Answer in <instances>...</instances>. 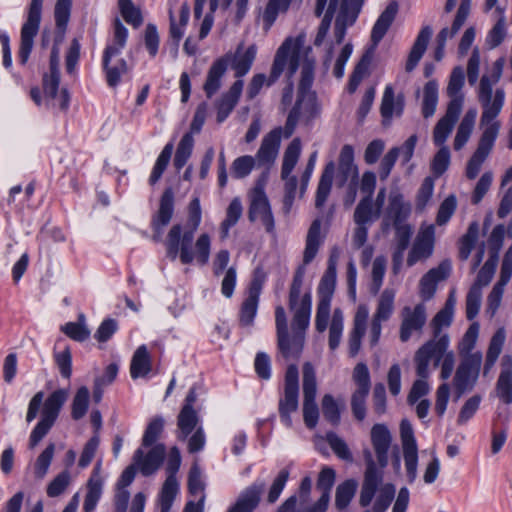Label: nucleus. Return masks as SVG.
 I'll list each match as a JSON object with an SVG mask.
<instances>
[{
  "label": "nucleus",
  "mask_w": 512,
  "mask_h": 512,
  "mask_svg": "<svg viewBox=\"0 0 512 512\" xmlns=\"http://www.w3.org/2000/svg\"><path fill=\"white\" fill-rule=\"evenodd\" d=\"M243 89V81L237 80L230 87L229 91L222 95L217 102V122L222 123L233 111L238 103Z\"/></svg>",
  "instance_id": "obj_31"
},
{
  "label": "nucleus",
  "mask_w": 512,
  "mask_h": 512,
  "mask_svg": "<svg viewBox=\"0 0 512 512\" xmlns=\"http://www.w3.org/2000/svg\"><path fill=\"white\" fill-rule=\"evenodd\" d=\"M165 454V445L159 443L154 445L146 454H144L141 448L137 449L134 453L133 461L142 475L150 476L160 468Z\"/></svg>",
  "instance_id": "obj_21"
},
{
  "label": "nucleus",
  "mask_w": 512,
  "mask_h": 512,
  "mask_svg": "<svg viewBox=\"0 0 512 512\" xmlns=\"http://www.w3.org/2000/svg\"><path fill=\"white\" fill-rule=\"evenodd\" d=\"M301 150V140L299 138H294L286 147L283 154L281 179L284 182L283 207L286 213L290 211L296 197L298 179L295 175H292V172L298 163Z\"/></svg>",
  "instance_id": "obj_6"
},
{
  "label": "nucleus",
  "mask_w": 512,
  "mask_h": 512,
  "mask_svg": "<svg viewBox=\"0 0 512 512\" xmlns=\"http://www.w3.org/2000/svg\"><path fill=\"white\" fill-rule=\"evenodd\" d=\"M265 182H258L251 194L248 217L250 221L260 220L269 234H274L275 220L269 200L264 192Z\"/></svg>",
  "instance_id": "obj_15"
},
{
  "label": "nucleus",
  "mask_w": 512,
  "mask_h": 512,
  "mask_svg": "<svg viewBox=\"0 0 512 512\" xmlns=\"http://www.w3.org/2000/svg\"><path fill=\"white\" fill-rule=\"evenodd\" d=\"M174 211V194L171 188L165 189L163 192L159 209L152 219V226L156 232L154 240L158 241L162 233V229L169 224Z\"/></svg>",
  "instance_id": "obj_25"
},
{
  "label": "nucleus",
  "mask_w": 512,
  "mask_h": 512,
  "mask_svg": "<svg viewBox=\"0 0 512 512\" xmlns=\"http://www.w3.org/2000/svg\"><path fill=\"white\" fill-rule=\"evenodd\" d=\"M292 0H269L262 14L265 30H269L279 14L287 12Z\"/></svg>",
  "instance_id": "obj_48"
},
{
  "label": "nucleus",
  "mask_w": 512,
  "mask_h": 512,
  "mask_svg": "<svg viewBox=\"0 0 512 512\" xmlns=\"http://www.w3.org/2000/svg\"><path fill=\"white\" fill-rule=\"evenodd\" d=\"M447 349V340L442 338L438 342L427 341L415 353L414 361L416 365V374L419 378H428L430 375L429 364L432 358H435L434 366H438L441 355Z\"/></svg>",
  "instance_id": "obj_18"
},
{
  "label": "nucleus",
  "mask_w": 512,
  "mask_h": 512,
  "mask_svg": "<svg viewBox=\"0 0 512 512\" xmlns=\"http://www.w3.org/2000/svg\"><path fill=\"white\" fill-rule=\"evenodd\" d=\"M265 280V272L261 268H256L248 288L247 296L241 303L239 309V322L243 327H250L254 323Z\"/></svg>",
  "instance_id": "obj_12"
},
{
  "label": "nucleus",
  "mask_w": 512,
  "mask_h": 512,
  "mask_svg": "<svg viewBox=\"0 0 512 512\" xmlns=\"http://www.w3.org/2000/svg\"><path fill=\"white\" fill-rule=\"evenodd\" d=\"M198 424L199 417L197 412L194 409L182 407L177 417V438L181 441L186 440L188 436L199 427Z\"/></svg>",
  "instance_id": "obj_41"
},
{
  "label": "nucleus",
  "mask_w": 512,
  "mask_h": 512,
  "mask_svg": "<svg viewBox=\"0 0 512 512\" xmlns=\"http://www.w3.org/2000/svg\"><path fill=\"white\" fill-rule=\"evenodd\" d=\"M303 373V419L305 425L312 429L317 425L319 418L318 406L315 402L317 393L316 373L310 362H305L302 368Z\"/></svg>",
  "instance_id": "obj_11"
},
{
  "label": "nucleus",
  "mask_w": 512,
  "mask_h": 512,
  "mask_svg": "<svg viewBox=\"0 0 512 512\" xmlns=\"http://www.w3.org/2000/svg\"><path fill=\"white\" fill-rule=\"evenodd\" d=\"M281 136L282 128L277 127L268 132L261 140L254 157L257 162V168L264 169L260 182L266 181L270 169L276 162L281 144Z\"/></svg>",
  "instance_id": "obj_14"
},
{
  "label": "nucleus",
  "mask_w": 512,
  "mask_h": 512,
  "mask_svg": "<svg viewBox=\"0 0 512 512\" xmlns=\"http://www.w3.org/2000/svg\"><path fill=\"white\" fill-rule=\"evenodd\" d=\"M395 291L393 289H385L379 299L376 312L373 318L377 320L387 321L394 310Z\"/></svg>",
  "instance_id": "obj_55"
},
{
  "label": "nucleus",
  "mask_w": 512,
  "mask_h": 512,
  "mask_svg": "<svg viewBox=\"0 0 512 512\" xmlns=\"http://www.w3.org/2000/svg\"><path fill=\"white\" fill-rule=\"evenodd\" d=\"M461 111L459 100L449 102L445 115L437 122L434 128L433 140L436 145L444 146V143L452 132Z\"/></svg>",
  "instance_id": "obj_22"
},
{
  "label": "nucleus",
  "mask_w": 512,
  "mask_h": 512,
  "mask_svg": "<svg viewBox=\"0 0 512 512\" xmlns=\"http://www.w3.org/2000/svg\"><path fill=\"white\" fill-rule=\"evenodd\" d=\"M453 321V315L440 310L437 312V314L434 316V318L431 321V327L433 330V338L429 340L430 342H438L442 340V338H446L447 340V348L449 347V335L447 333H442L443 328H447L451 325Z\"/></svg>",
  "instance_id": "obj_53"
},
{
  "label": "nucleus",
  "mask_w": 512,
  "mask_h": 512,
  "mask_svg": "<svg viewBox=\"0 0 512 512\" xmlns=\"http://www.w3.org/2000/svg\"><path fill=\"white\" fill-rule=\"evenodd\" d=\"M478 101L482 108L480 127L482 134L494 133L497 138L500 122L496 120L505 103V91L502 88L493 90L486 77H481L477 91Z\"/></svg>",
  "instance_id": "obj_4"
},
{
  "label": "nucleus",
  "mask_w": 512,
  "mask_h": 512,
  "mask_svg": "<svg viewBox=\"0 0 512 512\" xmlns=\"http://www.w3.org/2000/svg\"><path fill=\"white\" fill-rule=\"evenodd\" d=\"M68 397L69 391L67 389H57L52 392L43 403L41 417L55 422Z\"/></svg>",
  "instance_id": "obj_36"
},
{
  "label": "nucleus",
  "mask_w": 512,
  "mask_h": 512,
  "mask_svg": "<svg viewBox=\"0 0 512 512\" xmlns=\"http://www.w3.org/2000/svg\"><path fill=\"white\" fill-rule=\"evenodd\" d=\"M54 453L55 444L50 443L37 457L33 468L35 479L42 480L47 475L49 467L54 457Z\"/></svg>",
  "instance_id": "obj_58"
},
{
  "label": "nucleus",
  "mask_w": 512,
  "mask_h": 512,
  "mask_svg": "<svg viewBox=\"0 0 512 512\" xmlns=\"http://www.w3.org/2000/svg\"><path fill=\"white\" fill-rule=\"evenodd\" d=\"M366 471L362 483L359 504L367 507L371 504L376 492L378 495L373 504V512H385L395 496V486L391 483L382 484L383 472L378 469L370 451H365Z\"/></svg>",
  "instance_id": "obj_2"
},
{
  "label": "nucleus",
  "mask_w": 512,
  "mask_h": 512,
  "mask_svg": "<svg viewBox=\"0 0 512 512\" xmlns=\"http://www.w3.org/2000/svg\"><path fill=\"white\" fill-rule=\"evenodd\" d=\"M178 492V482L176 476L168 475L160 493V510L161 512H168L171 509L172 503Z\"/></svg>",
  "instance_id": "obj_54"
},
{
  "label": "nucleus",
  "mask_w": 512,
  "mask_h": 512,
  "mask_svg": "<svg viewBox=\"0 0 512 512\" xmlns=\"http://www.w3.org/2000/svg\"><path fill=\"white\" fill-rule=\"evenodd\" d=\"M400 438L407 477L413 482L417 477L418 447L411 423L404 419L400 424Z\"/></svg>",
  "instance_id": "obj_17"
},
{
  "label": "nucleus",
  "mask_w": 512,
  "mask_h": 512,
  "mask_svg": "<svg viewBox=\"0 0 512 512\" xmlns=\"http://www.w3.org/2000/svg\"><path fill=\"white\" fill-rule=\"evenodd\" d=\"M43 0H32L28 10L26 22L21 29V42L19 48V61L26 64L33 48L34 38L38 33L41 21Z\"/></svg>",
  "instance_id": "obj_13"
},
{
  "label": "nucleus",
  "mask_w": 512,
  "mask_h": 512,
  "mask_svg": "<svg viewBox=\"0 0 512 512\" xmlns=\"http://www.w3.org/2000/svg\"><path fill=\"white\" fill-rule=\"evenodd\" d=\"M286 66H288L289 78H291L299 66V52L292 38H287L278 48L268 78L262 73L252 77L247 90L248 97L250 99L256 97L264 84L267 86L274 84Z\"/></svg>",
  "instance_id": "obj_3"
},
{
  "label": "nucleus",
  "mask_w": 512,
  "mask_h": 512,
  "mask_svg": "<svg viewBox=\"0 0 512 512\" xmlns=\"http://www.w3.org/2000/svg\"><path fill=\"white\" fill-rule=\"evenodd\" d=\"M299 373L296 365L288 366L285 373L284 392L279 399L278 411L281 421L287 427L292 426L291 414L298 409Z\"/></svg>",
  "instance_id": "obj_8"
},
{
  "label": "nucleus",
  "mask_w": 512,
  "mask_h": 512,
  "mask_svg": "<svg viewBox=\"0 0 512 512\" xmlns=\"http://www.w3.org/2000/svg\"><path fill=\"white\" fill-rule=\"evenodd\" d=\"M357 482L353 479L346 480L338 485L335 495V504L338 509L346 508L355 495Z\"/></svg>",
  "instance_id": "obj_61"
},
{
  "label": "nucleus",
  "mask_w": 512,
  "mask_h": 512,
  "mask_svg": "<svg viewBox=\"0 0 512 512\" xmlns=\"http://www.w3.org/2000/svg\"><path fill=\"white\" fill-rule=\"evenodd\" d=\"M465 76L462 67H455L450 75L449 83L447 86V95L451 98L450 102L454 100L460 101V109L462 110L464 97L461 94V89L464 86Z\"/></svg>",
  "instance_id": "obj_51"
},
{
  "label": "nucleus",
  "mask_w": 512,
  "mask_h": 512,
  "mask_svg": "<svg viewBox=\"0 0 512 512\" xmlns=\"http://www.w3.org/2000/svg\"><path fill=\"white\" fill-rule=\"evenodd\" d=\"M483 356L480 351L461 359L453 377V388L456 400L471 392L477 384Z\"/></svg>",
  "instance_id": "obj_7"
},
{
  "label": "nucleus",
  "mask_w": 512,
  "mask_h": 512,
  "mask_svg": "<svg viewBox=\"0 0 512 512\" xmlns=\"http://www.w3.org/2000/svg\"><path fill=\"white\" fill-rule=\"evenodd\" d=\"M433 192L434 180L431 177H426L417 191L415 199V209L418 213L425 211L427 205L432 199Z\"/></svg>",
  "instance_id": "obj_63"
},
{
  "label": "nucleus",
  "mask_w": 512,
  "mask_h": 512,
  "mask_svg": "<svg viewBox=\"0 0 512 512\" xmlns=\"http://www.w3.org/2000/svg\"><path fill=\"white\" fill-rule=\"evenodd\" d=\"M194 146V139L191 133H186L181 138L176 149L173 164L177 170L182 169L191 157Z\"/></svg>",
  "instance_id": "obj_56"
},
{
  "label": "nucleus",
  "mask_w": 512,
  "mask_h": 512,
  "mask_svg": "<svg viewBox=\"0 0 512 512\" xmlns=\"http://www.w3.org/2000/svg\"><path fill=\"white\" fill-rule=\"evenodd\" d=\"M99 467H95L93 474L87 482V493L85 495L83 510L84 512H92L97 506L101 498L103 490V481L98 473Z\"/></svg>",
  "instance_id": "obj_38"
},
{
  "label": "nucleus",
  "mask_w": 512,
  "mask_h": 512,
  "mask_svg": "<svg viewBox=\"0 0 512 512\" xmlns=\"http://www.w3.org/2000/svg\"><path fill=\"white\" fill-rule=\"evenodd\" d=\"M152 369V359L146 345L139 346L134 352L131 364L130 375L133 379L145 377Z\"/></svg>",
  "instance_id": "obj_35"
},
{
  "label": "nucleus",
  "mask_w": 512,
  "mask_h": 512,
  "mask_svg": "<svg viewBox=\"0 0 512 512\" xmlns=\"http://www.w3.org/2000/svg\"><path fill=\"white\" fill-rule=\"evenodd\" d=\"M438 103V84L435 80L428 81L423 90L422 115L430 118L434 115Z\"/></svg>",
  "instance_id": "obj_47"
},
{
  "label": "nucleus",
  "mask_w": 512,
  "mask_h": 512,
  "mask_svg": "<svg viewBox=\"0 0 512 512\" xmlns=\"http://www.w3.org/2000/svg\"><path fill=\"white\" fill-rule=\"evenodd\" d=\"M227 69V59L221 58L213 63L204 84V91L208 98H211L221 86V78Z\"/></svg>",
  "instance_id": "obj_43"
},
{
  "label": "nucleus",
  "mask_w": 512,
  "mask_h": 512,
  "mask_svg": "<svg viewBox=\"0 0 512 512\" xmlns=\"http://www.w3.org/2000/svg\"><path fill=\"white\" fill-rule=\"evenodd\" d=\"M411 214V204L405 201L400 192H391L389 195V204L387 215L392 220L393 226L408 225L405 223Z\"/></svg>",
  "instance_id": "obj_27"
},
{
  "label": "nucleus",
  "mask_w": 512,
  "mask_h": 512,
  "mask_svg": "<svg viewBox=\"0 0 512 512\" xmlns=\"http://www.w3.org/2000/svg\"><path fill=\"white\" fill-rule=\"evenodd\" d=\"M478 334L479 324L477 322H474L466 330L465 334L463 335L461 341L458 344V353L461 359H464L469 355L475 354V352H472V350L476 345Z\"/></svg>",
  "instance_id": "obj_59"
},
{
  "label": "nucleus",
  "mask_w": 512,
  "mask_h": 512,
  "mask_svg": "<svg viewBox=\"0 0 512 512\" xmlns=\"http://www.w3.org/2000/svg\"><path fill=\"white\" fill-rule=\"evenodd\" d=\"M471 3L472 0H461L451 28L445 27L438 33L436 39L437 46L435 49V59L437 61H440L444 56L446 41L450 38H453L466 22L470 13Z\"/></svg>",
  "instance_id": "obj_20"
},
{
  "label": "nucleus",
  "mask_w": 512,
  "mask_h": 512,
  "mask_svg": "<svg viewBox=\"0 0 512 512\" xmlns=\"http://www.w3.org/2000/svg\"><path fill=\"white\" fill-rule=\"evenodd\" d=\"M128 37V30L119 19L114 22V36L111 45H108L103 55V68L106 72V80L110 87L119 84L121 76L128 72V66L124 59H119L116 65H111L112 57L120 54L125 47Z\"/></svg>",
  "instance_id": "obj_5"
},
{
  "label": "nucleus",
  "mask_w": 512,
  "mask_h": 512,
  "mask_svg": "<svg viewBox=\"0 0 512 512\" xmlns=\"http://www.w3.org/2000/svg\"><path fill=\"white\" fill-rule=\"evenodd\" d=\"M510 364V356H505L502 362L503 369L495 387L497 397L507 405L512 403V371Z\"/></svg>",
  "instance_id": "obj_34"
},
{
  "label": "nucleus",
  "mask_w": 512,
  "mask_h": 512,
  "mask_svg": "<svg viewBox=\"0 0 512 512\" xmlns=\"http://www.w3.org/2000/svg\"><path fill=\"white\" fill-rule=\"evenodd\" d=\"M89 396L87 387L82 386L77 390L73 398L71 411V416L74 420H79L85 416L88 410Z\"/></svg>",
  "instance_id": "obj_64"
},
{
  "label": "nucleus",
  "mask_w": 512,
  "mask_h": 512,
  "mask_svg": "<svg viewBox=\"0 0 512 512\" xmlns=\"http://www.w3.org/2000/svg\"><path fill=\"white\" fill-rule=\"evenodd\" d=\"M369 315L366 306H359L354 317L353 329L349 336V354L355 357L361 347V340L366 332V322Z\"/></svg>",
  "instance_id": "obj_29"
},
{
  "label": "nucleus",
  "mask_w": 512,
  "mask_h": 512,
  "mask_svg": "<svg viewBox=\"0 0 512 512\" xmlns=\"http://www.w3.org/2000/svg\"><path fill=\"white\" fill-rule=\"evenodd\" d=\"M505 330L499 328L492 336L486 353V360L483 368V375L486 376L497 361L505 341Z\"/></svg>",
  "instance_id": "obj_46"
},
{
  "label": "nucleus",
  "mask_w": 512,
  "mask_h": 512,
  "mask_svg": "<svg viewBox=\"0 0 512 512\" xmlns=\"http://www.w3.org/2000/svg\"><path fill=\"white\" fill-rule=\"evenodd\" d=\"M304 276V268L298 267L289 288L288 307L293 314L292 335L288 332L285 309L281 305L275 308L277 345L281 355L286 359H296L300 356L304 346L305 331L310 324L312 294L310 290L302 293Z\"/></svg>",
  "instance_id": "obj_1"
},
{
  "label": "nucleus",
  "mask_w": 512,
  "mask_h": 512,
  "mask_svg": "<svg viewBox=\"0 0 512 512\" xmlns=\"http://www.w3.org/2000/svg\"><path fill=\"white\" fill-rule=\"evenodd\" d=\"M321 219H315L308 230L306 236V245L303 254V264L299 267H303L306 272L305 266L309 264L316 256L320 245L322 244V236H321Z\"/></svg>",
  "instance_id": "obj_32"
},
{
  "label": "nucleus",
  "mask_w": 512,
  "mask_h": 512,
  "mask_svg": "<svg viewBox=\"0 0 512 512\" xmlns=\"http://www.w3.org/2000/svg\"><path fill=\"white\" fill-rule=\"evenodd\" d=\"M335 172V165L333 162H329L326 164L316 191V198H315V206L316 208H321L325 204L331 188H332V182Z\"/></svg>",
  "instance_id": "obj_44"
},
{
  "label": "nucleus",
  "mask_w": 512,
  "mask_h": 512,
  "mask_svg": "<svg viewBox=\"0 0 512 512\" xmlns=\"http://www.w3.org/2000/svg\"><path fill=\"white\" fill-rule=\"evenodd\" d=\"M68 397L69 391L67 389H57L52 392L43 403L41 417L55 422Z\"/></svg>",
  "instance_id": "obj_37"
},
{
  "label": "nucleus",
  "mask_w": 512,
  "mask_h": 512,
  "mask_svg": "<svg viewBox=\"0 0 512 512\" xmlns=\"http://www.w3.org/2000/svg\"><path fill=\"white\" fill-rule=\"evenodd\" d=\"M264 487V482L257 481L245 488L227 512H253L260 502Z\"/></svg>",
  "instance_id": "obj_26"
},
{
  "label": "nucleus",
  "mask_w": 512,
  "mask_h": 512,
  "mask_svg": "<svg viewBox=\"0 0 512 512\" xmlns=\"http://www.w3.org/2000/svg\"><path fill=\"white\" fill-rule=\"evenodd\" d=\"M403 109L404 96L399 94L397 97H395L392 86H386L380 106V113L383 118V123L388 125L393 115L400 116L403 112Z\"/></svg>",
  "instance_id": "obj_28"
},
{
  "label": "nucleus",
  "mask_w": 512,
  "mask_h": 512,
  "mask_svg": "<svg viewBox=\"0 0 512 512\" xmlns=\"http://www.w3.org/2000/svg\"><path fill=\"white\" fill-rule=\"evenodd\" d=\"M432 33L433 32L430 26H425L420 30L408 55V59L405 66V70L407 72H412L419 63L420 59L422 58L423 54L427 49V45L432 36Z\"/></svg>",
  "instance_id": "obj_33"
},
{
  "label": "nucleus",
  "mask_w": 512,
  "mask_h": 512,
  "mask_svg": "<svg viewBox=\"0 0 512 512\" xmlns=\"http://www.w3.org/2000/svg\"><path fill=\"white\" fill-rule=\"evenodd\" d=\"M344 328V316L341 309L336 308L333 311L331 323L329 326V339L328 345L331 350H335L339 347L342 332Z\"/></svg>",
  "instance_id": "obj_57"
},
{
  "label": "nucleus",
  "mask_w": 512,
  "mask_h": 512,
  "mask_svg": "<svg viewBox=\"0 0 512 512\" xmlns=\"http://www.w3.org/2000/svg\"><path fill=\"white\" fill-rule=\"evenodd\" d=\"M193 230H187L182 233V227L179 224L173 225L168 232L166 241L167 256L175 260L178 256L182 264H190L194 260L192 243L194 240Z\"/></svg>",
  "instance_id": "obj_9"
},
{
  "label": "nucleus",
  "mask_w": 512,
  "mask_h": 512,
  "mask_svg": "<svg viewBox=\"0 0 512 512\" xmlns=\"http://www.w3.org/2000/svg\"><path fill=\"white\" fill-rule=\"evenodd\" d=\"M479 236V225L477 222L470 223L466 233L459 241V258L467 260L473 250Z\"/></svg>",
  "instance_id": "obj_52"
},
{
  "label": "nucleus",
  "mask_w": 512,
  "mask_h": 512,
  "mask_svg": "<svg viewBox=\"0 0 512 512\" xmlns=\"http://www.w3.org/2000/svg\"><path fill=\"white\" fill-rule=\"evenodd\" d=\"M402 322L400 326V340L407 342L413 332L421 331L424 327L427 314L423 303L417 304L414 308L404 307L401 312Z\"/></svg>",
  "instance_id": "obj_19"
},
{
  "label": "nucleus",
  "mask_w": 512,
  "mask_h": 512,
  "mask_svg": "<svg viewBox=\"0 0 512 512\" xmlns=\"http://www.w3.org/2000/svg\"><path fill=\"white\" fill-rule=\"evenodd\" d=\"M339 172L340 180L338 183L339 187L351 179V182L357 181L358 179V168L354 164V149L351 145H344L339 154Z\"/></svg>",
  "instance_id": "obj_30"
},
{
  "label": "nucleus",
  "mask_w": 512,
  "mask_h": 512,
  "mask_svg": "<svg viewBox=\"0 0 512 512\" xmlns=\"http://www.w3.org/2000/svg\"><path fill=\"white\" fill-rule=\"evenodd\" d=\"M371 443L382 470L388 464V452L392 443V435L384 424H375L370 432Z\"/></svg>",
  "instance_id": "obj_23"
},
{
  "label": "nucleus",
  "mask_w": 512,
  "mask_h": 512,
  "mask_svg": "<svg viewBox=\"0 0 512 512\" xmlns=\"http://www.w3.org/2000/svg\"><path fill=\"white\" fill-rule=\"evenodd\" d=\"M358 11L350 10L349 3L344 0L341 4L340 12L336 17L334 26V38L337 44H340L346 34V29L351 26L356 18Z\"/></svg>",
  "instance_id": "obj_40"
},
{
  "label": "nucleus",
  "mask_w": 512,
  "mask_h": 512,
  "mask_svg": "<svg viewBox=\"0 0 512 512\" xmlns=\"http://www.w3.org/2000/svg\"><path fill=\"white\" fill-rule=\"evenodd\" d=\"M496 138L494 133L482 134L476 151L467 163L466 176L468 179H475L481 169L482 164L490 154Z\"/></svg>",
  "instance_id": "obj_24"
},
{
  "label": "nucleus",
  "mask_w": 512,
  "mask_h": 512,
  "mask_svg": "<svg viewBox=\"0 0 512 512\" xmlns=\"http://www.w3.org/2000/svg\"><path fill=\"white\" fill-rule=\"evenodd\" d=\"M190 15V8L187 3H183L180 8L179 23L175 21L172 11H169L170 18V37L175 41L176 47L184 35V28L186 27Z\"/></svg>",
  "instance_id": "obj_50"
},
{
  "label": "nucleus",
  "mask_w": 512,
  "mask_h": 512,
  "mask_svg": "<svg viewBox=\"0 0 512 512\" xmlns=\"http://www.w3.org/2000/svg\"><path fill=\"white\" fill-rule=\"evenodd\" d=\"M476 116L477 111L475 109H470L465 113L462 121L458 126L456 136L454 139L455 150L462 149L464 145L468 142L474 129Z\"/></svg>",
  "instance_id": "obj_45"
},
{
  "label": "nucleus",
  "mask_w": 512,
  "mask_h": 512,
  "mask_svg": "<svg viewBox=\"0 0 512 512\" xmlns=\"http://www.w3.org/2000/svg\"><path fill=\"white\" fill-rule=\"evenodd\" d=\"M173 153V144L167 143L163 150L161 151L160 155L158 156L156 163L153 167L152 173L149 178V183L151 185H154L162 176L163 172L167 168L171 156Z\"/></svg>",
  "instance_id": "obj_62"
},
{
  "label": "nucleus",
  "mask_w": 512,
  "mask_h": 512,
  "mask_svg": "<svg viewBox=\"0 0 512 512\" xmlns=\"http://www.w3.org/2000/svg\"><path fill=\"white\" fill-rule=\"evenodd\" d=\"M255 57V46L248 47L244 52H240L238 50L232 60V68L235 70V75L237 77L246 75L253 64Z\"/></svg>",
  "instance_id": "obj_49"
},
{
  "label": "nucleus",
  "mask_w": 512,
  "mask_h": 512,
  "mask_svg": "<svg viewBox=\"0 0 512 512\" xmlns=\"http://www.w3.org/2000/svg\"><path fill=\"white\" fill-rule=\"evenodd\" d=\"M337 272L333 267L326 269L318 286V304L315 318L316 330L320 333L327 329L330 316L331 300L335 291Z\"/></svg>",
  "instance_id": "obj_10"
},
{
  "label": "nucleus",
  "mask_w": 512,
  "mask_h": 512,
  "mask_svg": "<svg viewBox=\"0 0 512 512\" xmlns=\"http://www.w3.org/2000/svg\"><path fill=\"white\" fill-rule=\"evenodd\" d=\"M314 79L313 65L311 63H305L301 69V79L298 87L297 100H301V105L305 103L306 106L311 108L314 106L315 97L310 93Z\"/></svg>",
  "instance_id": "obj_42"
},
{
  "label": "nucleus",
  "mask_w": 512,
  "mask_h": 512,
  "mask_svg": "<svg viewBox=\"0 0 512 512\" xmlns=\"http://www.w3.org/2000/svg\"><path fill=\"white\" fill-rule=\"evenodd\" d=\"M242 210L241 201L238 198H234L227 208L225 220L221 223L220 230L222 238H226L228 236L230 228L233 227L240 219Z\"/></svg>",
  "instance_id": "obj_60"
},
{
  "label": "nucleus",
  "mask_w": 512,
  "mask_h": 512,
  "mask_svg": "<svg viewBox=\"0 0 512 512\" xmlns=\"http://www.w3.org/2000/svg\"><path fill=\"white\" fill-rule=\"evenodd\" d=\"M435 246V226L433 224L421 225L407 255L406 264L414 266L418 262L429 259Z\"/></svg>",
  "instance_id": "obj_16"
},
{
  "label": "nucleus",
  "mask_w": 512,
  "mask_h": 512,
  "mask_svg": "<svg viewBox=\"0 0 512 512\" xmlns=\"http://www.w3.org/2000/svg\"><path fill=\"white\" fill-rule=\"evenodd\" d=\"M397 9V4L391 3L386 7V9L377 19L371 32V41L373 42L374 46H377L385 36L387 30L395 19Z\"/></svg>",
  "instance_id": "obj_39"
}]
</instances>
